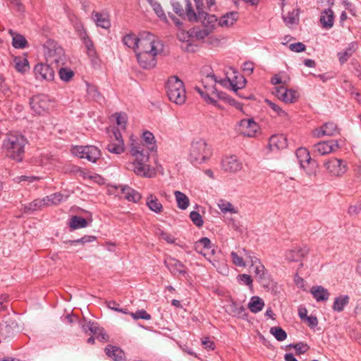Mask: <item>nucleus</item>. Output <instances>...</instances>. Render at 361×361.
<instances>
[{
	"label": "nucleus",
	"instance_id": "nucleus-52",
	"mask_svg": "<svg viewBox=\"0 0 361 361\" xmlns=\"http://www.w3.org/2000/svg\"><path fill=\"white\" fill-rule=\"evenodd\" d=\"M297 97L298 92L296 91L286 89V92L284 94V97L281 101L286 103H293L296 100Z\"/></svg>",
	"mask_w": 361,
	"mask_h": 361
},
{
	"label": "nucleus",
	"instance_id": "nucleus-5",
	"mask_svg": "<svg viewBox=\"0 0 361 361\" xmlns=\"http://www.w3.org/2000/svg\"><path fill=\"white\" fill-rule=\"evenodd\" d=\"M26 143V138L21 134L10 133L4 140L3 147L6 150L8 156L17 161H20L23 157Z\"/></svg>",
	"mask_w": 361,
	"mask_h": 361
},
{
	"label": "nucleus",
	"instance_id": "nucleus-7",
	"mask_svg": "<svg viewBox=\"0 0 361 361\" xmlns=\"http://www.w3.org/2000/svg\"><path fill=\"white\" fill-rule=\"evenodd\" d=\"M162 44L152 33L144 31L138 35V47L137 51L161 52Z\"/></svg>",
	"mask_w": 361,
	"mask_h": 361
},
{
	"label": "nucleus",
	"instance_id": "nucleus-47",
	"mask_svg": "<svg viewBox=\"0 0 361 361\" xmlns=\"http://www.w3.org/2000/svg\"><path fill=\"white\" fill-rule=\"evenodd\" d=\"M292 348L295 349L297 354L300 355L307 351L309 347L307 344L302 342L298 343L296 344H289L286 347V350H290Z\"/></svg>",
	"mask_w": 361,
	"mask_h": 361
},
{
	"label": "nucleus",
	"instance_id": "nucleus-42",
	"mask_svg": "<svg viewBox=\"0 0 361 361\" xmlns=\"http://www.w3.org/2000/svg\"><path fill=\"white\" fill-rule=\"evenodd\" d=\"M350 298L348 295H340L335 298L332 308L334 311L341 312L344 310L345 305L349 303Z\"/></svg>",
	"mask_w": 361,
	"mask_h": 361
},
{
	"label": "nucleus",
	"instance_id": "nucleus-28",
	"mask_svg": "<svg viewBox=\"0 0 361 361\" xmlns=\"http://www.w3.org/2000/svg\"><path fill=\"white\" fill-rule=\"evenodd\" d=\"M106 355L114 361H126L125 353L118 347L108 345L105 348Z\"/></svg>",
	"mask_w": 361,
	"mask_h": 361
},
{
	"label": "nucleus",
	"instance_id": "nucleus-22",
	"mask_svg": "<svg viewBox=\"0 0 361 361\" xmlns=\"http://www.w3.org/2000/svg\"><path fill=\"white\" fill-rule=\"evenodd\" d=\"M164 264L169 269L170 272L173 275L176 274L185 275L187 273L185 266L179 260L173 257H167L164 260Z\"/></svg>",
	"mask_w": 361,
	"mask_h": 361
},
{
	"label": "nucleus",
	"instance_id": "nucleus-43",
	"mask_svg": "<svg viewBox=\"0 0 361 361\" xmlns=\"http://www.w3.org/2000/svg\"><path fill=\"white\" fill-rule=\"evenodd\" d=\"M87 225V220L79 216H73L69 221V226L72 230L85 228Z\"/></svg>",
	"mask_w": 361,
	"mask_h": 361
},
{
	"label": "nucleus",
	"instance_id": "nucleus-17",
	"mask_svg": "<svg viewBox=\"0 0 361 361\" xmlns=\"http://www.w3.org/2000/svg\"><path fill=\"white\" fill-rule=\"evenodd\" d=\"M259 130V125L253 118L242 119L239 122V131L245 137H255Z\"/></svg>",
	"mask_w": 361,
	"mask_h": 361
},
{
	"label": "nucleus",
	"instance_id": "nucleus-1",
	"mask_svg": "<svg viewBox=\"0 0 361 361\" xmlns=\"http://www.w3.org/2000/svg\"><path fill=\"white\" fill-rule=\"evenodd\" d=\"M142 140L144 143L130 137V153L135 158L130 166L137 176L150 177L151 171L147 162L149 152H154L157 149L156 141L154 135L148 130L143 133Z\"/></svg>",
	"mask_w": 361,
	"mask_h": 361
},
{
	"label": "nucleus",
	"instance_id": "nucleus-58",
	"mask_svg": "<svg viewBox=\"0 0 361 361\" xmlns=\"http://www.w3.org/2000/svg\"><path fill=\"white\" fill-rule=\"evenodd\" d=\"M231 257L233 263L238 267H245L246 266L243 257L239 256L235 252H231Z\"/></svg>",
	"mask_w": 361,
	"mask_h": 361
},
{
	"label": "nucleus",
	"instance_id": "nucleus-48",
	"mask_svg": "<svg viewBox=\"0 0 361 361\" xmlns=\"http://www.w3.org/2000/svg\"><path fill=\"white\" fill-rule=\"evenodd\" d=\"M219 208L223 213L230 212L231 214H235L238 212L232 204L225 200H220L218 203Z\"/></svg>",
	"mask_w": 361,
	"mask_h": 361
},
{
	"label": "nucleus",
	"instance_id": "nucleus-54",
	"mask_svg": "<svg viewBox=\"0 0 361 361\" xmlns=\"http://www.w3.org/2000/svg\"><path fill=\"white\" fill-rule=\"evenodd\" d=\"M190 218L192 223L197 227H202L204 224L202 216L199 212L192 211L190 214Z\"/></svg>",
	"mask_w": 361,
	"mask_h": 361
},
{
	"label": "nucleus",
	"instance_id": "nucleus-46",
	"mask_svg": "<svg viewBox=\"0 0 361 361\" xmlns=\"http://www.w3.org/2000/svg\"><path fill=\"white\" fill-rule=\"evenodd\" d=\"M211 33L212 32H209V30L203 27H201L200 26H197L191 29V35L197 39H203Z\"/></svg>",
	"mask_w": 361,
	"mask_h": 361
},
{
	"label": "nucleus",
	"instance_id": "nucleus-23",
	"mask_svg": "<svg viewBox=\"0 0 361 361\" xmlns=\"http://www.w3.org/2000/svg\"><path fill=\"white\" fill-rule=\"evenodd\" d=\"M310 252L307 246L302 247H295L286 252V259L289 262H300Z\"/></svg>",
	"mask_w": 361,
	"mask_h": 361
},
{
	"label": "nucleus",
	"instance_id": "nucleus-9",
	"mask_svg": "<svg viewBox=\"0 0 361 361\" xmlns=\"http://www.w3.org/2000/svg\"><path fill=\"white\" fill-rule=\"evenodd\" d=\"M79 326L86 334L91 336L90 338H106L108 335L104 329L97 322L87 320L85 318L82 319L79 322Z\"/></svg>",
	"mask_w": 361,
	"mask_h": 361
},
{
	"label": "nucleus",
	"instance_id": "nucleus-30",
	"mask_svg": "<svg viewBox=\"0 0 361 361\" xmlns=\"http://www.w3.org/2000/svg\"><path fill=\"white\" fill-rule=\"evenodd\" d=\"M287 146L286 139L282 135H272L269 138V147L271 150H279L286 148Z\"/></svg>",
	"mask_w": 361,
	"mask_h": 361
},
{
	"label": "nucleus",
	"instance_id": "nucleus-64",
	"mask_svg": "<svg viewBox=\"0 0 361 361\" xmlns=\"http://www.w3.org/2000/svg\"><path fill=\"white\" fill-rule=\"evenodd\" d=\"M107 306L109 309L113 310L116 312H122L126 314H129V312H128V310L126 308H121L119 304H118L114 300L108 302Z\"/></svg>",
	"mask_w": 361,
	"mask_h": 361
},
{
	"label": "nucleus",
	"instance_id": "nucleus-56",
	"mask_svg": "<svg viewBox=\"0 0 361 361\" xmlns=\"http://www.w3.org/2000/svg\"><path fill=\"white\" fill-rule=\"evenodd\" d=\"M238 280L240 283L249 286L250 289L252 288V279L248 274H240L238 276Z\"/></svg>",
	"mask_w": 361,
	"mask_h": 361
},
{
	"label": "nucleus",
	"instance_id": "nucleus-14",
	"mask_svg": "<svg viewBox=\"0 0 361 361\" xmlns=\"http://www.w3.org/2000/svg\"><path fill=\"white\" fill-rule=\"evenodd\" d=\"M159 52L137 51L136 57L137 63L144 69H150L154 68L157 64L156 56Z\"/></svg>",
	"mask_w": 361,
	"mask_h": 361
},
{
	"label": "nucleus",
	"instance_id": "nucleus-21",
	"mask_svg": "<svg viewBox=\"0 0 361 361\" xmlns=\"http://www.w3.org/2000/svg\"><path fill=\"white\" fill-rule=\"evenodd\" d=\"M78 32H79L80 39L82 40V42L85 45L87 54L89 57L92 59V61L97 59V51L94 47L93 42L88 37L86 31L82 25L80 26V29H78Z\"/></svg>",
	"mask_w": 361,
	"mask_h": 361
},
{
	"label": "nucleus",
	"instance_id": "nucleus-50",
	"mask_svg": "<svg viewBox=\"0 0 361 361\" xmlns=\"http://www.w3.org/2000/svg\"><path fill=\"white\" fill-rule=\"evenodd\" d=\"M6 324L1 327V334L6 337L11 336L12 335L11 330L15 328H18V324L15 321H11V324H8V322H5Z\"/></svg>",
	"mask_w": 361,
	"mask_h": 361
},
{
	"label": "nucleus",
	"instance_id": "nucleus-33",
	"mask_svg": "<svg viewBox=\"0 0 361 361\" xmlns=\"http://www.w3.org/2000/svg\"><path fill=\"white\" fill-rule=\"evenodd\" d=\"M146 205L151 211L155 213L159 214L163 211L161 203L159 201L157 196L152 193H149L147 197Z\"/></svg>",
	"mask_w": 361,
	"mask_h": 361
},
{
	"label": "nucleus",
	"instance_id": "nucleus-25",
	"mask_svg": "<svg viewBox=\"0 0 361 361\" xmlns=\"http://www.w3.org/2000/svg\"><path fill=\"white\" fill-rule=\"evenodd\" d=\"M324 8V10L321 12L319 21L324 28L329 30L334 25V14L331 10V7Z\"/></svg>",
	"mask_w": 361,
	"mask_h": 361
},
{
	"label": "nucleus",
	"instance_id": "nucleus-63",
	"mask_svg": "<svg viewBox=\"0 0 361 361\" xmlns=\"http://www.w3.org/2000/svg\"><path fill=\"white\" fill-rule=\"evenodd\" d=\"M298 14L295 13V11L288 12L287 14L283 16V19L287 25H293L297 21Z\"/></svg>",
	"mask_w": 361,
	"mask_h": 361
},
{
	"label": "nucleus",
	"instance_id": "nucleus-59",
	"mask_svg": "<svg viewBox=\"0 0 361 361\" xmlns=\"http://www.w3.org/2000/svg\"><path fill=\"white\" fill-rule=\"evenodd\" d=\"M178 345L183 351L188 353L189 355L195 356V357H197L196 353L192 350V348L189 346L188 340H180Z\"/></svg>",
	"mask_w": 361,
	"mask_h": 361
},
{
	"label": "nucleus",
	"instance_id": "nucleus-61",
	"mask_svg": "<svg viewBox=\"0 0 361 361\" xmlns=\"http://www.w3.org/2000/svg\"><path fill=\"white\" fill-rule=\"evenodd\" d=\"M154 11V12L156 13V14L157 15V16L164 20V21H166V16L165 15L161 5L157 3V2H154L153 3L152 5H151Z\"/></svg>",
	"mask_w": 361,
	"mask_h": 361
},
{
	"label": "nucleus",
	"instance_id": "nucleus-6",
	"mask_svg": "<svg viewBox=\"0 0 361 361\" xmlns=\"http://www.w3.org/2000/svg\"><path fill=\"white\" fill-rule=\"evenodd\" d=\"M166 92L169 100L178 105H182L186 100V92L183 82L176 76L169 78L166 82Z\"/></svg>",
	"mask_w": 361,
	"mask_h": 361
},
{
	"label": "nucleus",
	"instance_id": "nucleus-53",
	"mask_svg": "<svg viewBox=\"0 0 361 361\" xmlns=\"http://www.w3.org/2000/svg\"><path fill=\"white\" fill-rule=\"evenodd\" d=\"M129 314L135 320H137L139 319L149 320L152 318L151 315L148 314L145 310H139L135 312H132Z\"/></svg>",
	"mask_w": 361,
	"mask_h": 361
},
{
	"label": "nucleus",
	"instance_id": "nucleus-2",
	"mask_svg": "<svg viewBox=\"0 0 361 361\" xmlns=\"http://www.w3.org/2000/svg\"><path fill=\"white\" fill-rule=\"evenodd\" d=\"M219 83L223 86H226L227 83L231 87V90L234 92H237L238 89H240L243 86H238L236 83H234L233 80L226 77L225 79L218 80L214 73L207 74L204 78L202 79V84L203 89L200 87H195V90L200 94L202 98L209 104L214 106L217 105V101L212 95L214 92H216V84Z\"/></svg>",
	"mask_w": 361,
	"mask_h": 361
},
{
	"label": "nucleus",
	"instance_id": "nucleus-19",
	"mask_svg": "<svg viewBox=\"0 0 361 361\" xmlns=\"http://www.w3.org/2000/svg\"><path fill=\"white\" fill-rule=\"evenodd\" d=\"M338 148L337 140L321 141L313 145L314 153L321 156L335 152Z\"/></svg>",
	"mask_w": 361,
	"mask_h": 361
},
{
	"label": "nucleus",
	"instance_id": "nucleus-26",
	"mask_svg": "<svg viewBox=\"0 0 361 361\" xmlns=\"http://www.w3.org/2000/svg\"><path fill=\"white\" fill-rule=\"evenodd\" d=\"M357 49V42H352L348 44V47L343 51L338 52L337 56L340 63L343 64L347 62Z\"/></svg>",
	"mask_w": 361,
	"mask_h": 361
},
{
	"label": "nucleus",
	"instance_id": "nucleus-32",
	"mask_svg": "<svg viewBox=\"0 0 361 361\" xmlns=\"http://www.w3.org/2000/svg\"><path fill=\"white\" fill-rule=\"evenodd\" d=\"M92 18L95 22L96 25L104 29H109L111 27V23L109 19L108 15L96 11L92 13Z\"/></svg>",
	"mask_w": 361,
	"mask_h": 361
},
{
	"label": "nucleus",
	"instance_id": "nucleus-16",
	"mask_svg": "<svg viewBox=\"0 0 361 361\" xmlns=\"http://www.w3.org/2000/svg\"><path fill=\"white\" fill-rule=\"evenodd\" d=\"M34 73L37 80L52 81L54 79L55 72L50 65L37 63L34 68Z\"/></svg>",
	"mask_w": 361,
	"mask_h": 361
},
{
	"label": "nucleus",
	"instance_id": "nucleus-35",
	"mask_svg": "<svg viewBox=\"0 0 361 361\" xmlns=\"http://www.w3.org/2000/svg\"><path fill=\"white\" fill-rule=\"evenodd\" d=\"M239 13L236 11L228 12L221 17L219 25L221 27L232 26L238 19Z\"/></svg>",
	"mask_w": 361,
	"mask_h": 361
},
{
	"label": "nucleus",
	"instance_id": "nucleus-12",
	"mask_svg": "<svg viewBox=\"0 0 361 361\" xmlns=\"http://www.w3.org/2000/svg\"><path fill=\"white\" fill-rule=\"evenodd\" d=\"M109 152L115 154H121L124 152V142L121 133L117 128H114L110 135V142L106 147Z\"/></svg>",
	"mask_w": 361,
	"mask_h": 361
},
{
	"label": "nucleus",
	"instance_id": "nucleus-24",
	"mask_svg": "<svg viewBox=\"0 0 361 361\" xmlns=\"http://www.w3.org/2000/svg\"><path fill=\"white\" fill-rule=\"evenodd\" d=\"M211 244H212L211 240L207 237L200 238L199 240H197L195 243V250L198 253L204 256L209 261H211L210 257H211V255H213L214 254L215 251L214 249H212V250L209 253H207V252H204L203 249H205V250L210 249L212 247Z\"/></svg>",
	"mask_w": 361,
	"mask_h": 361
},
{
	"label": "nucleus",
	"instance_id": "nucleus-60",
	"mask_svg": "<svg viewBox=\"0 0 361 361\" xmlns=\"http://www.w3.org/2000/svg\"><path fill=\"white\" fill-rule=\"evenodd\" d=\"M73 171L79 177L82 178L84 180H87L88 176L91 171H89L85 169H82L81 167L75 166H73Z\"/></svg>",
	"mask_w": 361,
	"mask_h": 361
},
{
	"label": "nucleus",
	"instance_id": "nucleus-40",
	"mask_svg": "<svg viewBox=\"0 0 361 361\" xmlns=\"http://www.w3.org/2000/svg\"><path fill=\"white\" fill-rule=\"evenodd\" d=\"M191 35V30L189 32H185L184 30H180L178 33V38L180 41L183 42V43H185V46L183 45L181 46V48L184 49L185 51H193V47L191 44V43H189V41L190 40Z\"/></svg>",
	"mask_w": 361,
	"mask_h": 361
},
{
	"label": "nucleus",
	"instance_id": "nucleus-49",
	"mask_svg": "<svg viewBox=\"0 0 361 361\" xmlns=\"http://www.w3.org/2000/svg\"><path fill=\"white\" fill-rule=\"evenodd\" d=\"M59 78L64 82L70 81L74 76V73L72 70L66 68H61L59 71Z\"/></svg>",
	"mask_w": 361,
	"mask_h": 361
},
{
	"label": "nucleus",
	"instance_id": "nucleus-62",
	"mask_svg": "<svg viewBox=\"0 0 361 361\" xmlns=\"http://www.w3.org/2000/svg\"><path fill=\"white\" fill-rule=\"evenodd\" d=\"M215 99H219L223 101H225L231 104H233L234 100L231 99L226 93L223 92H218L216 89V92H214V94L212 95Z\"/></svg>",
	"mask_w": 361,
	"mask_h": 361
},
{
	"label": "nucleus",
	"instance_id": "nucleus-27",
	"mask_svg": "<svg viewBox=\"0 0 361 361\" xmlns=\"http://www.w3.org/2000/svg\"><path fill=\"white\" fill-rule=\"evenodd\" d=\"M310 292L317 302H326L330 296L328 290L322 286H312Z\"/></svg>",
	"mask_w": 361,
	"mask_h": 361
},
{
	"label": "nucleus",
	"instance_id": "nucleus-15",
	"mask_svg": "<svg viewBox=\"0 0 361 361\" xmlns=\"http://www.w3.org/2000/svg\"><path fill=\"white\" fill-rule=\"evenodd\" d=\"M31 109L37 114L45 113L49 108L50 102L45 94H37L30 99Z\"/></svg>",
	"mask_w": 361,
	"mask_h": 361
},
{
	"label": "nucleus",
	"instance_id": "nucleus-55",
	"mask_svg": "<svg viewBox=\"0 0 361 361\" xmlns=\"http://www.w3.org/2000/svg\"><path fill=\"white\" fill-rule=\"evenodd\" d=\"M270 333L275 337V338H286L287 336L286 331L279 326L271 327Z\"/></svg>",
	"mask_w": 361,
	"mask_h": 361
},
{
	"label": "nucleus",
	"instance_id": "nucleus-8",
	"mask_svg": "<svg viewBox=\"0 0 361 361\" xmlns=\"http://www.w3.org/2000/svg\"><path fill=\"white\" fill-rule=\"evenodd\" d=\"M71 152L73 155L80 159H86L92 163H95L102 155L100 149L92 145L74 146L71 148Z\"/></svg>",
	"mask_w": 361,
	"mask_h": 361
},
{
	"label": "nucleus",
	"instance_id": "nucleus-57",
	"mask_svg": "<svg viewBox=\"0 0 361 361\" xmlns=\"http://www.w3.org/2000/svg\"><path fill=\"white\" fill-rule=\"evenodd\" d=\"M116 121L118 126L121 128L122 130L126 129V124L127 121V117L125 114L121 113H116L115 114Z\"/></svg>",
	"mask_w": 361,
	"mask_h": 361
},
{
	"label": "nucleus",
	"instance_id": "nucleus-29",
	"mask_svg": "<svg viewBox=\"0 0 361 361\" xmlns=\"http://www.w3.org/2000/svg\"><path fill=\"white\" fill-rule=\"evenodd\" d=\"M116 188L121 189L123 197L128 201L137 202L142 197L141 195L138 192L127 185H119L118 187H116Z\"/></svg>",
	"mask_w": 361,
	"mask_h": 361
},
{
	"label": "nucleus",
	"instance_id": "nucleus-36",
	"mask_svg": "<svg viewBox=\"0 0 361 361\" xmlns=\"http://www.w3.org/2000/svg\"><path fill=\"white\" fill-rule=\"evenodd\" d=\"M250 268L254 272L259 282L264 283L267 281V271L261 262H257L256 265L250 267Z\"/></svg>",
	"mask_w": 361,
	"mask_h": 361
},
{
	"label": "nucleus",
	"instance_id": "nucleus-20",
	"mask_svg": "<svg viewBox=\"0 0 361 361\" xmlns=\"http://www.w3.org/2000/svg\"><path fill=\"white\" fill-rule=\"evenodd\" d=\"M221 168L229 173H237L243 169L242 162L235 155L228 156L222 159Z\"/></svg>",
	"mask_w": 361,
	"mask_h": 361
},
{
	"label": "nucleus",
	"instance_id": "nucleus-44",
	"mask_svg": "<svg viewBox=\"0 0 361 361\" xmlns=\"http://www.w3.org/2000/svg\"><path fill=\"white\" fill-rule=\"evenodd\" d=\"M174 195L177 202V206L180 209H185L189 206V198L185 194L180 191H175Z\"/></svg>",
	"mask_w": 361,
	"mask_h": 361
},
{
	"label": "nucleus",
	"instance_id": "nucleus-10",
	"mask_svg": "<svg viewBox=\"0 0 361 361\" xmlns=\"http://www.w3.org/2000/svg\"><path fill=\"white\" fill-rule=\"evenodd\" d=\"M296 157L300 167L302 168L306 173L311 176L315 173L317 162L312 159L309 152L305 148H299L296 151Z\"/></svg>",
	"mask_w": 361,
	"mask_h": 361
},
{
	"label": "nucleus",
	"instance_id": "nucleus-4",
	"mask_svg": "<svg viewBox=\"0 0 361 361\" xmlns=\"http://www.w3.org/2000/svg\"><path fill=\"white\" fill-rule=\"evenodd\" d=\"M212 155V147L204 138L195 137L192 140L188 150V160L193 165L207 161Z\"/></svg>",
	"mask_w": 361,
	"mask_h": 361
},
{
	"label": "nucleus",
	"instance_id": "nucleus-37",
	"mask_svg": "<svg viewBox=\"0 0 361 361\" xmlns=\"http://www.w3.org/2000/svg\"><path fill=\"white\" fill-rule=\"evenodd\" d=\"M14 67L19 73H25L30 69L29 61L25 57L15 56L13 59Z\"/></svg>",
	"mask_w": 361,
	"mask_h": 361
},
{
	"label": "nucleus",
	"instance_id": "nucleus-11",
	"mask_svg": "<svg viewBox=\"0 0 361 361\" xmlns=\"http://www.w3.org/2000/svg\"><path fill=\"white\" fill-rule=\"evenodd\" d=\"M324 167L326 171L333 176H342L348 170V166L345 161L331 158L324 162Z\"/></svg>",
	"mask_w": 361,
	"mask_h": 361
},
{
	"label": "nucleus",
	"instance_id": "nucleus-34",
	"mask_svg": "<svg viewBox=\"0 0 361 361\" xmlns=\"http://www.w3.org/2000/svg\"><path fill=\"white\" fill-rule=\"evenodd\" d=\"M227 312L233 317L244 318L246 314V310L243 305H239L236 302L231 301L227 305Z\"/></svg>",
	"mask_w": 361,
	"mask_h": 361
},
{
	"label": "nucleus",
	"instance_id": "nucleus-39",
	"mask_svg": "<svg viewBox=\"0 0 361 361\" xmlns=\"http://www.w3.org/2000/svg\"><path fill=\"white\" fill-rule=\"evenodd\" d=\"M46 207L44 202L42 201V198H38L34 200L32 202L25 204L23 206V211L25 213L33 212L38 210H42Z\"/></svg>",
	"mask_w": 361,
	"mask_h": 361
},
{
	"label": "nucleus",
	"instance_id": "nucleus-18",
	"mask_svg": "<svg viewBox=\"0 0 361 361\" xmlns=\"http://www.w3.org/2000/svg\"><path fill=\"white\" fill-rule=\"evenodd\" d=\"M47 61L51 63H55L56 66L63 65L65 61L63 49L60 46L54 45L49 48L46 54Z\"/></svg>",
	"mask_w": 361,
	"mask_h": 361
},
{
	"label": "nucleus",
	"instance_id": "nucleus-38",
	"mask_svg": "<svg viewBox=\"0 0 361 361\" xmlns=\"http://www.w3.org/2000/svg\"><path fill=\"white\" fill-rule=\"evenodd\" d=\"M63 199V195L60 192H55L42 198L46 207L58 205Z\"/></svg>",
	"mask_w": 361,
	"mask_h": 361
},
{
	"label": "nucleus",
	"instance_id": "nucleus-3",
	"mask_svg": "<svg viewBox=\"0 0 361 361\" xmlns=\"http://www.w3.org/2000/svg\"><path fill=\"white\" fill-rule=\"evenodd\" d=\"M195 8L192 3L187 0L186 3V18L190 22L200 21L202 27L209 30L212 32L216 22L217 18L214 15H210L203 11V3L201 0H195Z\"/></svg>",
	"mask_w": 361,
	"mask_h": 361
},
{
	"label": "nucleus",
	"instance_id": "nucleus-31",
	"mask_svg": "<svg viewBox=\"0 0 361 361\" xmlns=\"http://www.w3.org/2000/svg\"><path fill=\"white\" fill-rule=\"evenodd\" d=\"M8 33L12 37V46L16 49H24L27 47L28 42L25 37L13 31V30H9Z\"/></svg>",
	"mask_w": 361,
	"mask_h": 361
},
{
	"label": "nucleus",
	"instance_id": "nucleus-51",
	"mask_svg": "<svg viewBox=\"0 0 361 361\" xmlns=\"http://www.w3.org/2000/svg\"><path fill=\"white\" fill-rule=\"evenodd\" d=\"M41 179L39 176H16L13 178V180L16 183H20L24 181H27L28 183H33L35 181L39 180Z\"/></svg>",
	"mask_w": 361,
	"mask_h": 361
},
{
	"label": "nucleus",
	"instance_id": "nucleus-41",
	"mask_svg": "<svg viewBox=\"0 0 361 361\" xmlns=\"http://www.w3.org/2000/svg\"><path fill=\"white\" fill-rule=\"evenodd\" d=\"M247 306L250 312L252 313H257L263 309L264 302L258 296H252Z\"/></svg>",
	"mask_w": 361,
	"mask_h": 361
},
{
	"label": "nucleus",
	"instance_id": "nucleus-13",
	"mask_svg": "<svg viewBox=\"0 0 361 361\" xmlns=\"http://www.w3.org/2000/svg\"><path fill=\"white\" fill-rule=\"evenodd\" d=\"M340 134V129L336 123L329 121L324 123L319 128L312 130V135L316 138H321L324 136H335Z\"/></svg>",
	"mask_w": 361,
	"mask_h": 361
},
{
	"label": "nucleus",
	"instance_id": "nucleus-45",
	"mask_svg": "<svg viewBox=\"0 0 361 361\" xmlns=\"http://www.w3.org/2000/svg\"><path fill=\"white\" fill-rule=\"evenodd\" d=\"M123 42L126 46L134 49L135 53L137 52L138 47V36H136L133 33L128 34L123 37Z\"/></svg>",
	"mask_w": 361,
	"mask_h": 361
}]
</instances>
